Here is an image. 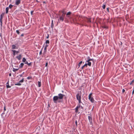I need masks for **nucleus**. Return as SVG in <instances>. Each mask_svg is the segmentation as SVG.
Segmentation results:
<instances>
[{"instance_id":"f257e3e1","label":"nucleus","mask_w":134,"mask_h":134,"mask_svg":"<svg viewBox=\"0 0 134 134\" xmlns=\"http://www.w3.org/2000/svg\"><path fill=\"white\" fill-rule=\"evenodd\" d=\"M64 96V95L61 93H59L58 94V96H54L53 98L54 102L56 103L57 102H60V101L59 100L62 99Z\"/></svg>"},{"instance_id":"f03ea898","label":"nucleus","mask_w":134,"mask_h":134,"mask_svg":"<svg viewBox=\"0 0 134 134\" xmlns=\"http://www.w3.org/2000/svg\"><path fill=\"white\" fill-rule=\"evenodd\" d=\"M81 92L80 93H78L76 95V97L77 99L79 101V103L80 104L81 103Z\"/></svg>"},{"instance_id":"7ed1b4c3","label":"nucleus","mask_w":134,"mask_h":134,"mask_svg":"<svg viewBox=\"0 0 134 134\" xmlns=\"http://www.w3.org/2000/svg\"><path fill=\"white\" fill-rule=\"evenodd\" d=\"M92 93H91L88 96V99L92 103H93L94 102V100L93 97H92Z\"/></svg>"},{"instance_id":"20e7f679","label":"nucleus","mask_w":134,"mask_h":134,"mask_svg":"<svg viewBox=\"0 0 134 134\" xmlns=\"http://www.w3.org/2000/svg\"><path fill=\"white\" fill-rule=\"evenodd\" d=\"M64 16H62V15L60 16L59 17V18L58 19V22L60 23V21L63 22L64 20Z\"/></svg>"},{"instance_id":"39448f33","label":"nucleus","mask_w":134,"mask_h":134,"mask_svg":"<svg viewBox=\"0 0 134 134\" xmlns=\"http://www.w3.org/2000/svg\"><path fill=\"white\" fill-rule=\"evenodd\" d=\"M4 15V13H2L0 15V21L1 22V26L2 27V19H3V16Z\"/></svg>"},{"instance_id":"423d86ee","label":"nucleus","mask_w":134,"mask_h":134,"mask_svg":"<svg viewBox=\"0 0 134 134\" xmlns=\"http://www.w3.org/2000/svg\"><path fill=\"white\" fill-rule=\"evenodd\" d=\"M21 3V0H15V4L16 5H18Z\"/></svg>"},{"instance_id":"0eeeda50","label":"nucleus","mask_w":134,"mask_h":134,"mask_svg":"<svg viewBox=\"0 0 134 134\" xmlns=\"http://www.w3.org/2000/svg\"><path fill=\"white\" fill-rule=\"evenodd\" d=\"M21 55L20 54H19V56H17L16 58H17L18 60H20L21 58Z\"/></svg>"},{"instance_id":"6e6552de","label":"nucleus","mask_w":134,"mask_h":134,"mask_svg":"<svg viewBox=\"0 0 134 134\" xmlns=\"http://www.w3.org/2000/svg\"><path fill=\"white\" fill-rule=\"evenodd\" d=\"M12 48L13 49H17L18 48L15 45L13 44L12 45Z\"/></svg>"},{"instance_id":"1a4fd4ad","label":"nucleus","mask_w":134,"mask_h":134,"mask_svg":"<svg viewBox=\"0 0 134 134\" xmlns=\"http://www.w3.org/2000/svg\"><path fill=\"white\" fill-rule=\"evenodd\" d=\"M88 118L90 123L92 122V118L91 116H88Z\"/></svg>"},{"instance_id":"9d476101","label":"nucleus","mask_w":134,"mask_h":134,"mask_svg":"<svg viewBox=\"0 0 134 134\" xmlns=\"http://www.w3.org/2000/svg\"><path fill=\"white\" fill-rule=\"evenodd\" d=\"M59 12H61L62 13V16H65L66 13L64 12V10H63L61 11H59Z\"/></svg>"},{"instance_id":"9b49d317","label":"nucleus","mask_w":134,"mask_h":134,"mask_svg":"<svg viewBox=\"0 0 134 134\" xmlns=\"http://www.w3.org/2000/svg\"><path fill=\"white\" fill-rule=\"evenodd\" d=\"M87 20L86 21L87 22L89 23L91 22V21L90 19V18H85Z\"/></svg>"},{"instance_id":"f8f14e48","label":"nucleus","mask_w":134,"mask_h":134,"mask_svg":"<svg viewBox=\"0 0 134 134\" xmlns=\"http://www.w3.org/2000/svg\"><path fill=\"white\" fill-rule=\"evenodd\" d=\"M88 60L87 61V62H90L91 61H93V59H90L89 57H88Z\"/></svg>"},{"instance_id":"ddd939ff","label":"nucleus","mask_w":134,"mask_h":134,"mask_svg":"<svg viewBox=\"0 0 134 134\" xmlns=\"http://www.w3.org/2000/svg\"><path fill=\"white\" fill-rule=\"evenodd\" d=\"M80 107V106H77V107L75 109V112L76 113H77L78 112V109H79V108Z\"/></svg>"},{"instance_id":"4468645a","label":"nucleus","mask_w":134,"mask_h":134,"mask_svg":"<svg viewBox=\"0 0 134 134\" xmlns=\"http://www.w3.org/2000/svg\"><path fill=\"white\" fill-rule=\"evenodd\" d=\"M24 65V64L23 63H21L20 64V65H19V68H22L23 65Z\"/></svg>"},{"instance_id":"2eb2a0df","label":"nucleus","mask_w":134,"mask_h":134,"mask_svg":"<svg viewBox=\"0 0 134 134\" xmlns=\"http://www.w3.org/2000/svg\"><path fill=\"white\" fill-rule=\"evenodd\" d=\"M9 7H7L6 8V13L7 14L8 13V10H9Z\"/></svg>"},{"instance_id":"dca6fc26","label":"nucleus","mask_w":134,"mask_h":134,"mask_svg":"<svg viewBox=\"0 0 134 134\" xmlns=\"http://www.w3.org/2000/svg\"><path fill=\"white\" fill-rule=\"evenodd\" d=\"M71 14V13L70 12H68L66 14V16L67 17H69V15H70Z\"/></svg>"},{"instance_id":"f3484780","label":"nucleus","mask_w":134,"mask_h":134,"mask_svg":"<svg viewBox=\"0 0 134 134\" xmlns=\"http://www.w3.org/2000/svg\"><path fill=\"white\" fill-rule=\"evenodd\" d=\"M88 62V63L87 64V65H88L90 66H91V62Z\"/></svg>"},{"instance_id":"a211bd4d","label":"nucleus","mask_w":134,"mask_h":134,"mask_svg":"<svg viewBox=\"0 0 134 134\" xmlns=\"http://www.w3.org/2000/svg\"><path fill=\"white\" fill-rule=\"evenodd\" d=\"M87 64L86 63L84 65H83L82 67V69H83L85 67V66H86V67H87Z\"/></svg>"},{"instance_id":"6ab92c4d","label":"nucleus","mask_w":134,"mask_h":134,"mask_svg":"<svg viewBox=\"0 0 134 134\" xmlns=\"http://www.w3.org/2000/svg\"><path fill=\"white\" fill-rule=\"evenodd\" d=\"M38 86L39 87H40L41 86V82H40L38 81Z\"/></svg>"},{"instance_id":"aec40b11","label":"nucleus","mask_w":134,"mask_h":134,"mask_svg":"<svg viewBox=\"0 0 134 134\" xmlns=\"http://www.w3.org/2000/svg\"><path fill=\"white\" fill-rule=\"evenodd\" d=\"M13 6V5H12L11 4H10L9 5V8L10 9H11L12 8Z\"/></svg>"},{"instance_id":"412c9836","label":"nucleus","mask_w":134,"mask_h":134,"mask_svg":"<svg viewBox=\"0 0 134 134\" xmlns=\"http://www.w3.org/2000/svg\"><path fill=\"white\" fill-rule=\"evenodd\" d=\"M82 61H81L78 64V66H79V67H80V66L81 65V64L82 63Z\"/></svg>"},{"instance_id":"4be33fe9","label":"nucleus","mask_w":134,"mask_h":134,"mask_svg":"<svg viewBox=\"0 0 134 134\" xmlns=\"http://www.w3.org/2000/svg\"><path fill=\"white\" fill-rule=\"evenodd\" d=\"M26 59L25 58H23L22 62H26Z\"/></svg>"},{"instance_id":"5701e85b","label":"nucleus","mask_w":134,"mask_h":134,"mask_svg":"<svg viewBox=\"0 0 134 134\" xmlns=\"http://www.w3.org/2000/svg\"><path fill=\"white\" fill-rule=\"evenodd\" d=\"M46 44H49V40H47L46 41Z\"/></svg>"},{"instance_id":"b1692460","label":"nucleus","mask_w":134,"mask_h":134,"mask_svg":"<svg viewBox=\"0 0 134 134\" xmlns=\"http://www.w3.org/2000/svg\"><path fill=\"white\" fill-rule=\"evenodd\" d=\"M12 51L13 52V54L14 55H15V54L16 51L15 50H12Z\"/></svg>"},{"instance_id":"393cba45","label":"nucleus","mask_w":134,"mask_h":134,"mask_svg":"<svg viewBox=\"0 0 134 134\" xmlns=\"http://www.w3.org/2000/svg\"><path fill=\"white\" fill-rule=\"evenodd\" d=\"M21 85V84L19 82L15 84V85L18 86H20Z\"/></svg>"},{"instance_id":"a878e982","label":"nucleus","mask_w":134,"mask_h":134,"mask_svg":"<svg viewBox=\"0 0 134 134\" xmlns=\"http://www.w3.org/2000/svg\"><path fill=\"white\" fill-rule=\"evenodd\" d=\"M46 49H47V47H45L44 48V53H46V51H47Z\"/></svg>"},{"instance_id":"bb28decb","label":"nucleus","mask_w":134,"mask_h":134,"mask_svg":"<svg viewBox=\"0 0 134 134\" xmlns=\"http://www.w3.org/2000/svg\"><path fill=\"white\" fill-rule=\"evenodd\" d=\"M24 79L23 78V79H22L21 80H20V81H19V82L20 83H22V82H23Z\"/></svg>"},{"instance_id":"cd10ccee","label":"nucleus","mask_w":134,"mask_h":134,"mask_svg":"<svg viewBox=\"0 0 134 134\" xmlns=\"http://www.w3.org/2000/svg\"><path fill=\"white\" fill-rule=\"evenodd\" d=\"M27 78L28 80H30V79H31L32 78V77L31 76H29V77H27Z\"/></svg>"},{"instance_id":"c85d7f7f","label":"nucleus","mask_w":134,"mask_h":134,"mask_svg":"<svg viewBox=\"0 0 134 134\" xmlns=\"http://www.w3.org/2000/svg\"><path fill=\"white\" fill-rule=\"evenodd\" d=\"M18 69H13V71H16L18 70Z\"/></svg>"},{"instance_id":"c756f323","label":"nucleus","mask_w":134,"mask_h":134,"mask_svg":"<svg viewBox=\"0 0 134 134\" xmlns=\"http://www.w3.org/2000/svg\"><path fill=\"white\" fill-rule=\"evenodd\" d=\"M134 82V80H132V81L131 82H130V85H131L132 83H133Z\"/></svg>"},{"instance_id":"7c9ffc66","label":"nucleus","mask_w":134,"mask_h":134,"mask_svg":"<svg viewBox=\"0 0 134 134\" xmlns=\"http://www.w3.org/2000/svg\"><path fill=\"white\" fill-rule=\"evenodd\" d=\"M102 7L103 8V9H105V5H104V4L102 6Z\"/></svg>"},{"instance_id":"2f4dec72","label":"nucleus","mask_w":134,"mask_h":134,"mask_svg":"<svg viewBox=\"0 0 134 134\" xmlns=\"http://www.w3.org/2000/svg\"><path fill=\"white\" fill-rule=\"evenodd\" d=\"M16 32L17 33V34H19L20 32H19V30H16Z\"/></svg>"},{"instance_id":"473e14b6","label":"nucleus","mask_w":134,"mask_h":134,"mask_svg":"<svg viewBox=\"0 0 134 134\" xmlns=\"http://www.w3.org/2000/svg\"><path fill=\"white\" fill-rule=\"evenodd\" d=\"M32 63H28L27 65L29 66H31V65H32V64H31Z\"/></svg>"},{"instance_id":"72a5a7b5","label":"nucleus","mask_w":134,"mask_h":134,"mask_svg":"<svg viewBox=\"0 0 134 134\" xmlns=\"http://www.w3.org/2000/svg\"><path fill=\"white\" fill-rule=\"evenodd\" d=\"M6 86L7 88H9L11 87L9 86V85H7Z\"/></svg>"},{"instance_id":"f704fd0d","label":"nucleus","mask_w":134,"mask_h":134,"mask_svg":"<svg viewBox=\"0 0 134 134\" xmlns=\"http://www.w3.org/2000/svg\"><path fill=\"white\" fill-rule=\"evenodd\" d=\"M33 12H33V11H31V15H32V14H33Z\"/></svg>"},{"instance_id":"c9c22d12","label":"nucleus","mask_w":134,"mask_h":134,"mask_svg":"<svg viewBox=\"0 0 134 134\" xmlns=\"http://www.w3.org/2000/svg\"><path fill=\"white\" fill-rule=\"evenodd\" d=\"M125 91V90L124 89H123L122 90V92L123 93H124Z\"/></svg>"},{"instance_id":"e433bc0d","label":"nucleus","mask_w":134,"mask_h":134,"mask_svg":"<svg viewBox=\"0 0 134 134\" xmlns=\"http://www.w3.org/2000/svg\"><path fill=\"white\" fill-rule=\"evenodd\" d=\"M48 63H47V62L46 63V64H45V66L47 67L48 65Z\"/></svg>"},{"instance_id":"4c0bfd02","label":"nucleus","mask_w":134,"mask_h":134,"mask_svg":"<svg viewBox=\"0 0 134 134\" xmlns=\"http://www.w3.org/2000/svg\"><path fill=\"white\" fill-rule=\"evenodd\" d=\"M42 54V51L41 50L40 52V55H41Z\"/></svg>"},{"instance_id":"58836bf2","label":"nucleus","mask_w":134,"mask_h":134,"mask_svg":"<svg viewBox=\"0 0 134 134\" xmlns=\"http://www.w3.org/2000/svg\"><path fill=\"white\" fill-rule=\"evenodd\" d=\"M49 44H46V46H45V47H46L47 48V47L48 46H49Z\"/></svg>"},{"instance_id":"ea45409f","label":"nucleus","mask_w":134,"mask_h":134,"mask_svg":"<svg viewBox=\"0 0 134 134\" xmlns=\"http://www.w3.org/2000/svg\"><path fill=\"white\" fill-rule=\"evenodd\" d=\"M53 20L52 21V27L53 25Z\"/></svg>"},{"instance_id":"a19ab883","label":"nucleus","mask_w":134,"mask_h":134,"mask_svg":"<svg viewBox=\"0 0 134 134\" xmlns=\"http://www.w3.org/2000/svg\"><path fill=\"white\" fill-rule=\"evenodd\" d=\"M49 35L48 34L47 36L46 37V38L47 39L49 37Z\"/></svg>"},{"instance_id":"79ce46f5","label":"nucleus","mask_w":134,"mask_h":134,"mask_svg":"<svg viewBox=\"0 0 134 134\" xmlns=\"http://www.w3.org/2000/svg\"><path fill=\"white\" fill-rule=\"evenodd\" d=\"M19 53V51H16L15 53H16V54L18 53Z\"/></svg>"},{"instance_id":"37998d69","label":"nucleus","mask_w":134,"mask_h":134,"mask_svg":"<svg viewBox=\"0 0 134 134\" xmlns=\"http://www.w3.org/2000/svg\"><path fill=\"white\" fill-rule=\"evenodd\" d=\"M25 62V64H28V63L27 61Z\"/></svg>"},{"instance_id":"c03bdc74","label":"nucleus","mask_w":134,"mask_h":134,"mask_svg":"<svg viewBox=\"0 0 134 134\" xmlns=\"http://www.w3.org/2000/svg\"><path fill=\"white\" fill-rule=\"evenodd\" d=\"M4 111L6 110L5 107V106L4 107Z\"/></svg>"},{"instance_id":"a18cd8bd","label":"nucleus","mask_w":134,"mask_h":134,"mask_svg":"<svg viewBox=\"0 0 134 134\" xmlns=\"http://www.w3.org/2000/svg\"><path fill=\"white\" fill-rule=\"evenodd\" d=\"M75 123L76 125H77V121L76 120V121Z\"/></svg>"},{"instance_id":"49530a36","label":"nucleus","mask_w":134,"mask_h":134,"mask_svg":"<svg viewBox=\"0 0 134 134\" xmlns=\"http://www.w3.org/2000/svg\"><path fill=\"white\" fill-rule=\"evenodd\" d=\"M79 17H80V18H83V16H79Z\"/></svg>"},{"instance_id":"de8ad7c7","label":"nucleus","mask_w":134,"mask_h":134,"mask_svg":"<svg viewBox=\"0 0 134 134\" xmlns=\"http://www.w3.org/2000/svg\"><path fill=\"white\" fill-rule=\"evenodd\" d=\"M24 34H22L21 35V36H24Z\"/></svg>"},{"instance_id":"09e8293b","label":"nucleus","mask_w":134,"mask_h":134,"mask_svg":"<svg viewBox=\"0 0 134 134\" xmlns=\"http://www.w3.org/2000/svg\"><path fill=\"white\" fill-rule=\"evenodd\" d=\"M9 76H11V73H10L9 74Z\"/></svg>"},{"instance_id":"8fccbe9b","label":"nucleus","mask_w":134,"mask_h":134,"mask_svg":"<svg viewBox=\"0 0 134 134\" xmlns=\"http://www.w3.org/2000/svg\"><path fill=\"white\" fill-rule=\"evenodd\" d=\"M134 93V90H133L132 92V94H133Z\"/></svg>"},{"instance_id":"3c124183","label":"nucleus","mask_w":134,"mask_h":134,"mask_svg":"<svg viewBox=\"0 0 134 134\" xmlns=\"http://www.w3.org/2000/svg\"><path fill=\"white\" fill-rule=\"evenodd\" d=\"M107 10H108V11H109V8H107Z\"/></svg>"},{"instance_id":"603ef678","label":"nucleus","mask_w":134,"mask_h":134,"mask_svg":"<svg viewBox=\"0 0 134 134\" xmlns=\"http://www.w3.org/2000/svg\"><path fill=\"white\" fill-rule=\"evenodd\" d=\"M81 108H82V107L81 106Z\"/></svg>"},{"instance_id":"864d4df0","label":"nucleus","mask_w":134,"mask_h":134,"mask_svg":"<svg viewBox=\"0 0 134 134\" xmlns=\"http://www.w3.org/2000/svg\"><path fill=\"white\" fill-rule=\"evenodd\" d=\"M133 90H134V87H133Z\"/></svg>"},{"instance_id":"5fc2aeb1","label":"nucleus","mask_w":134,"mask_h":134,"mask_svg":"<svg viewBox=\"0 0 134 134\" xmlns=\"http://www.w3.org/2000/svg\"><path fill=\"white\" fill-rule=\"evenodd\" d=\"M85 18H85V19H86Z\"/></svg>"}]
</instances>
